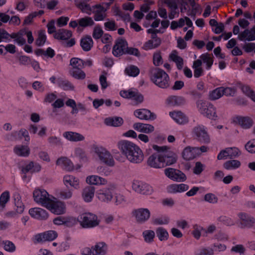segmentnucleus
Segmentation results:
<instances>
[{
	"label": "nucleus",
	"mask_w": 255,
	"mask_h": 255,
	"mask_svg": "<svg viewBox=\"0 0 255 255\" xmlns=\"http://www.w3.org/2000/svg\"><path fill=\"white\" fill-rule=\"evenodd\" d=\"M63 136L66 139L72 141H78L84 140V137L79 133L66 131L63 133Z\"/></svg>",
	"instance_id": "nucleus-30"
},
{
	"label": "nucleus",
	"mask_w": 255,
	"mask_h": 255,
	"mask_svg": "<svg viewBox=\"0 0 255 255\" xmlns=\"http://www.w3.org/2000/svg\"><path fill=\"white\" fill-rule=\"evenodd\" d=\"M126 54L132 55L137 57H139L141 55L138 49L133 47H128V46L126 51Z\"/></svg>",
	"instance_id": "nucleus-56"
},
{
	"label": "nucleus",
	"mask_w": 255,
	"mask_h": 255,
	"mask_svg": "<svg viewBox=\"0 0 255 255\" xmlns=\"http://www.w3.org/2000/svg\"><path fill=\"white\" fill-rule=\"evenodd\" d=\"M68 222L64 217L59 216L53 220V223L55 225H61L67 223Z\"/></svg>",
	"instance_id": "nucleus-61"
},
{
	"label": "nucleus",
	"mask_w": 255,
	"mask_h": 255,
	"mask_svg": "<svg viewBox=\"0 0 255 255\" xmlns=\"http://www.w3.org/2000/svg\"><path fill=\"white\" fill-rule=\"evenodd\" d=\"M204 200L210 203L214 204L218 202V199L214 194L208 193L205 195Z\"/></svg>",
	"instance_id": "nucleus-51"
},
{
	"label": "nucleus",
	"mask_w": 255,
	"mask_h": 255,
	"mask_svg": "<svg viewBox=\"0 0 255 255\" xmlns=\"http://www.w3.org/2000/svg\"><path fill=\"white\" fill-rule=\"evenodd\" d=\"M57 83L58 86L64 90H73L74 89V86L68 80L58 79Z\"/></svg>",
	"instance_id": "nucleus-38"
},
{
	"label": "nucleus",
	"mask_w": 255,
	"mask_h": 255,
	"mask_svg": "<svg viewBox=\"0 0 255 255\" xmlns=\"http://www.w3.org/2000/svg\"><path fill=\"white\" fill-rule=\"evenodd\" d=\"M72 36V31L65 29H60L54 34V38L62 40H67L70 39Z\"/></svg>",
	"instance_id": "nucleus-22"
},
{
	"label": "nucleus",
	"mask_w": 255,
	"mask_h": 255,
	"mask_svg": "<svg viewBox=\"0 0 255 255\" xmlns=\"http://www.w3.org/2000/svg\"><path fill=\"white\" fill-rule=\"evenodd\" d=\"M33 196L34 200L36 203L41 204L45 207L48 203H50L51 200L49 198L47 192L44 190H35L33 193Z\"/></svg>",
	"instance_id": "nucleus-11"
},
{
	"label": "nucleus",
	"mask_w": 255,
	"mask_h": 255,
	"mask_svg": "<svg viewBox=\"0 0 255 255\" xmlns=\"http://www.w3.org/2000/svg\"><path fill=\"white\" fill-rule=\"evenodd\" d=\"M147 3H144L140 6V10L142 12H147L150 9V5L152 4L153 2L149 0H145Z\"/></svg>",
	"instance_id": "nucleus-59"
},
{
	"label": "nucleus",
	"mask_w": 255,
	"mask_h": 255,
	"mask_svg": "<svg viewBox=\"0 0 255 255\" xmlns=\"http://www.w3.org/2000/svg\"><path fill=\"white\" fill-rule=\"evenodd\" d=\"M95 188L90 185L85 187L82 191V196L86 202H91L94 196Z\"/></svg>",
	"instance_id": "nucleus-20"
},
{
	"label": "nucleus",
	"mask_w": 255,
	"mask_h": 255,
	"mask_svg": "<svg viewBox=\"0 0 255 255\" xmlns=\"http://www.w3.org/2000/svg\"><path fill=\"white\" fill-rule=\"evenodd\" d=\"M77 7L80 8L83 12H85L88 14H90L92 9L90 7L89 4L85 3V2H80L77 4Z\"/></svg>",
	"instance_id": "nucleus-47"
},
{
	"label": "nucleus",
	"mask_w": 255,
	"mask_h": 255,
	"mask_svg": "<svg viewBox=\"0 0 255 255\" xmlns=\"http://www.w3.org/2000/svg\"><path fill=\"white\" fill-rule=\"evenodd\" d=\"M95 152L98 155L100 159L109 166L114 165V160L112 155L105 148L102 147L94 146Z\"/></svg>",
	"instance_id": "nucleus-5"
},
{
	"label": "nucleus",
	"mask_w": 255,
	"mask_h": 255,
	"mask_svg": "<svg viewBox=\"0 0 255 255\" xmlns=\"http://www.w3.org/2000/svg\"><path fill=\"white\" fill-rule=\"evenodd\" d=\"M14 204L16 207V212L18 214H21L24 209V206L21 200V196L18 193H15L13 195Z\"/></svg>",
	"instance_id": "nucleus-33"
},
{
	"label": "nucleus",
	"mask_w": 255,
	"mask_h": 255,
	"mask_svg": "<svg viewBox=\"0 0 255 255\" xmlns=\"http://www.w3.org/2000/svg\"><path fill=\"white\" fill-rule=\"evenodd\" d=\"M29 213L32 217L40 220H46L48 217L46 210L40 208H31L29 210Z\"/></svg>",
	"instance_id": "nucleus-18"
},
{
	"label": "nucleus",
	"mask_w": 255,
	"mask_h": 255,
	"mask_svg": "<svg viewBox=\"0 0 255 255\" xmlns=\"http://www.w3.org/2000/svg\"><path fill=\"white\" fill-rule=\"evenodd\" d=\"M81 67H74L71 71V75L75 79L83 80L86 77V74L82 70Z\"/></svg>",
	"instance_id": "nucleus-35"
},
{
	"label": "nucleus",
	"mask_w": 255,
	"mask_h": 255,
	"mask_svg": "<svg viewBox=\"0 0 255 255\" xmlns=\"http://www.w3.org/2000/svg\"><path fill=\"white\" fill-rule=\"evenodd\" d=\"M237 123L245 129H248L253 126V120L249 117H237Z\"/></svg>",
	"instance_id": "nucleus-25"
},
{
	"label": "nucleus",
	"mask_w": 255,
	"mask_h": 255,
	"mask_svg": "<svg viewBox=\"0 0 255 255\" xmlns=\"http://www.w3.org/2000/svg\"><path fill=\"white\" fill-rule=\"evenodd\" d=\"M44 30H40L38 33V37L35 40V44L38 46L44 45L46 40V36Z\"/></svg>",
	"instance_id": "nucleus-40"
},
{
	"label": "nucleus",
	"mask_w": 255,
	"mask_h": 255,
	"mask_svg": "<svg viewBox=\"0 0 255 255\" xmlns=\"http://www.w3.org/2000/svg\"><path fill=\"white\" fill-rule=\"evenodd\" d=\"M93 39L89 35H87L81 39L80 45L85 51H90L93 47Z\"/></svg>",
	"instance_id": "nucleus-27"
},
{
	"label": "nucleus",
	"mask_w": 255,
	"mask_h": 255,
	"mask_svg": "<svg viewBox=\"0 0 255 255\" xmlns=\"http://www.w3.org/2000/svg\"><path fill=\"white\" fill-rule=\"evenodd\" d=\"M134 115L140 120H154L156 119V115L154 113L145 109L135 110Z\"/></svg>",
	"instance_id": "nucleus-17"
},
{
	"label": "nucleus",
	"mask_w": 255,
	"mask_h": 255,
	"mask_svg": "<svg viewBox=\"0 0 255 255\" xmlns=\"http://www.w3.org/2000/svg\"><path fill=\"white\" fill-rule=\"evenodd\" d=\"M197 149L196 147H186L182 152V157L186 160H190L194 159L197 156L196 151Z\"/></svg>",
	"instance_id": "nucleus-24"
},
{
	"label": "nucleus",
	"mask_w": 255,
	"mask_h": 255,
	"mask_svg": "<svg viewBox=\"0 0 255 255\" xmlns=\"http://www.w3.org/2000/svg\"><path fill=\"white\" fill-rule=\"evenodd\" d=\"M81 226L84 228H92L98 226L100 221L95 214L91 213H85L78 217Z\"/></svg>",
	"instance_id": "nucleus-4"
},
{
	"label": "nucleus",
	"mask_w": 255,
	"mask_h": 255,
	"mask_svg": "<svg viewBox=\"0 0 255 255\" xmlns=\"http://www.w3.org/2000/svg\"><path fill=\"white\" fill-rule=\"evenodd\" d=\"M201 58L202 59L204 63H206L207 68L208 69H210L213 63V59L209 57V55L207 53L202 54L201 56Z\"/></svg>",
	"instance_id": "nucleus-49"
},
{
	"label": "nucleus",
	"mask_w": 255,
	"mask_h": 255,
	"mask_svg": "<svg viewBox=\"0 0 255 255\" xmlns=\"http://www.w3.org/2000/svg\"><path fill=\"white\" fill-rule=\"evenodd\" d=\"M116 188L115 185H110L98 191L97 196L98 199L104 202H110L113 197V193Z\"/></svg>",
	"instance_id": "nucleus-7"
},
{
	"label": "nucleus",
	"mask_w": 255,
	"mask_h": 255,
	"mask_svg": "<svg viewBox=\"0 0 255 255\" xmlns=\"http://www.w3.org/2000/svg\"><path fill=\"white\" fill-rule=\"evenodd\" d=\"M164 174L169 179L178 182L186 180V176L181 171L173 168H167L164 170Z\"/></svg>",
	"instance_id": "nucleus-8"
},
{
	"label": "nucleus",
	"mask_w": 255,
	"mask_h": 255,
	"mask_svg": "<svg viewBox=\"0 0 255 255\" xmlns=\"http://www.w3.org/2000/svg\"><path fill=\"white\" fill-rule=\"evenodd\" d=\"M92 249L93 255H104L106 254L107 248L106 244L101 242L92 247Z\"/></svg>",
	"instance_id": "nucleus-29"
},
{
	"label": "nucleus",
	"mask_w": 255,
	"mask_h": 255,
	"mask_svg": "<svg viewBox=\"0 0 255 255\" xmlns=\"http://www.w3.org/2000/svg\"><path fill=\"white\" fill-rule=\"evenodd\" d=\"M149 74L151 81L156 86L163 89L169 87V77L163 70L153 68L150 70Z\"/></svg>",
	"instance_id": "nucleus-1"
},
{
	"label": "nucleus",
	"mask_w": 255,
	"mask_h": 255,
	"mask_svg": "<svg viewBox=\"0 0 255 255\" xmlns=\"http://www.w3.org/2000/svg\"><path fill=\"white\" fill-rule=\"evenodd\" d=\"M139 69L134 65L128 66L125 69L126 73L132 77H136L139 74Z\"/></svg>",
	"instance_id": "nucleus-43"
},
{
	"label": "nucleus",
	"mask_w": 255,
	"mask_h": 255,
	"mask_svg": "<svg viewBox=\"0 0 255 255\" xmlns=\"http://www.w3.org/2000/svg\"><path fill=\"white\" fill-rule=\"evenodd\" d=\"M61 198L63 199H70L72 196V192L70 190H62L59 192Z\"/></svg>",
	"instance_id": "nucleus-55"
},
{
	"label": "nucleus",
	"mask_w": 255,
	"mask_h": 255,
	"mask_svg": "<svg viewBox=\"0 0 255 255\" xmlns=\"http://www.w3.org/2000/svg\"><path fill=\"white\" fill-rule=\"evenodd\" d=\"M46 205V208L49 209L52 213L56 215L63 214L65 213L66 206L64 202L60 201H54L50 200Z\"/></svg>",
	"instance_id": "nucleus-12"
},
{
	"label": "nucleus",
	"mask_w": 255,
	"mask_h": 255,
	"mask_svg": "<svg viewBox=\"0 0 255 255\" xmlns=\"http://www.w3.org/2000/svg\"><path fill=\"white\" fill-rule=\"evenodd\" d=\"M144 240L147 243H151L153 241L155 237V233L152 230H146L142 233Z\"/></svg>",
	"instance_id": "nucleus-46"
},
{
	"label": "nucleus",
	"mask_w": 255,
	"mask_h": 255,
	"mask_svg": "<svg viewBox=\"0 0 255 255\" xmlns=\"http://www.w3.org/2000/svg\"><path fill=\"white\" fill-rule=\"evenodd\" d=\"M46 241H51L57 237V234L54 231H48L45 232Z\"/></svg>",
	"instance_id": "nucleus-54"
},
{
	"label": "nucleus",
	"mask_w": 255,
	"mask_h": 255,
	"mask_svg": "<svg viewBox=\"0 0 255 255\" xmlns=\"http://www.w3.org/2000/svg\"><path fill=\"white\" fill-rule=\"evenodd\" d=\"M197 106L200 113L208 118L215 121L217 119L216 108L211 103L200 100L197 102Z\"/></svg>",
	"instance_id": "nucleus-3"
},
{
	"label": "nucleus",
	"mask_w": 255,
	"mask_h": 255,
	"mask_svg": "<svg viewBox=\"0 0 255 255\" xmlns=\"http://www.w3.org/2000/svg\"><path fill=\"white\" fill-rule=\"evenodd\" d=\"M133 127L134 129L146 133L152 132L154 129V127L151 125L140 123L134 124Z\"/></svg>",
	"instance_id": "nucleus-23"
},
{
	"label": "nucleus",
	"mask_w": 255,
	"mask_h": 255,
	"mask_svg": "<svg viewBox=\"0 0 255 255\" xmlns=\"http://www.w3.org/2000/svg\"><path fill=\"white\" fill-rule=\"evenodd\" d=\"M241 162L237 160H229L225 162L223 164L224 167L229 170L231 169H236L239 168L241 166Z\"/></svg>",
	"instance_id": "nucleus-39"
},
{
	"label": "nucleus",
	"mask_w": 255,
	"mask_h": 255,
	"mask_svg": "<svg viewBox=\"0 0 255 255\" xmlns=\"http://www.w3.org/2000/svg\"><path fill=\"white\" fill-rule=\"evenodd\" d=\"M157 237L161 241H166L168 239V233L166 229L162 227H159L156 231Z\"/></svg>",
	"instance_id": "nucleus-41"
},
{
	"label": "nucleus",
	"mask_w": 255,
	"mask_h": 255,
	"mask_svg": "<svg viewBox=\"0 0 255 255\" xmlns=\"http://www.w3.org/2000/svg\"><path fill=\"white\" fill-rule=\"evenodd\" d=\"M9 200V192L5 191L3 192L0 196V208L2 211L5 207L6 204Z\"/></svg>",
	"instance_id": "nucleus-44"
},
{
	"label": "nucleus",
	"mask_w": 255,
	"mask_h": 255,
	"mask_svg": "<svg viewBox=\"0 0 255 255\" xmlns=\"http://www.w3.org/2000/svg\"><path fill=\"white\" fill-rule=\"evenodd\" d=\"M223 96L222 88L219 87L210 92L209 97L211 100H216Z\"/></svg>",
	"instance_id": "nucleus-45"
},
{
	"label": "nucleus",
	"mask_w": 255,
	"mask_h": 255,
	"mask_svg": "<svg viewBox=\"0 0 255 255\" xmlns=\"http://www.w3.org/2000/svg\"><path fill=\"white\" fill-rule=\"evenodd\" d=\"M167 101L168 104L171 105H180L183 104L185 101L183 98L176 96L169 97Z\"/></svg>",
	"instance_id": "nucleus-42"
},
{
	"label": "nucleus",
	"mask_w": 255,
	"mask_h": 255,
	"mask_svg": "<svg viewBox=\"0 0 255 255\" xmlns=\"http://www.w3.org/2000/svg\"><path fill=\"white\" fill-rule=\"evenodd\" d=\"M152 148L160 153L162 168L172 165L177 162L176 154L168 150L169 148L166 146H159L154 144L152 145Z\"/></svg>",
	"instance_id": "nucleus-2"
},
{
	"label": "nucleus",
	"mask_w": 255,
	"mask_h": 255,
	"mask_svg": "<svg viewBox=\"0 0 255 255\" xmlns=\"http://www.w3.org/2000/svg\"><path fill=\"white\" fill-rule=\"evenodd\" d=\"M118 146L122 154L127 158L129 155V152L131 151L133 148L136 147V145L131 141L123 140L118 142Z\"/></svg>",
	"instance_id": "nucleus-14"
},
{
	"label": "nucleus",
	"mask_w": 255,
	"mask_h": 255,
	"mask_svg": "<svg viewBox=\"0 0 255 255\" xmlns=\"http://www.w3.org/2000/svg\"><path fill=\"white\" fill-rule=\"evenodd\" d=\"M228 157L232 159L238 156L240 154V150L237 147H228Z\"/></svg>",
	"instance_id": "nucleus-48"
},
{
	"label": "nucleus",
	"mask_w": 255,
	"mask_h": 255,
	"mask_svg": "<svg viewBox=\"0 0 255 255\" xmlns=\"http://www.w3.org/2000/svg\"><path fill=\"white\" fill-rule=\"evenodd\" d=\"M242 47L246 52L250 53L255 49V43H247Z\"/></svg>",
	"instance_id": "nucleus-60"
},
{
	"label": "nucleus",
	"mask_w": 255,
	"mask_h": 255,
	"mask_svg": "<svg viewBox=\"0 0 255 255\" xmlns=\"http://www.w3.org/2000/svg\"><path fill=\"white\" fill-rule=\"evenodd\" d=\"M127 41L122 38H118L115 41V44L113 48V54L116 57H120L126 54V51L128 48Z\"/></svg>",
	"instance_id": "nucleus-9"
},
{
	"label": "nucleus",
	"mask_w": 255,
	"mask_h": 255,
	"mask_svg": "<svg viewBox=\"0 0 255 255\" xmlns=\"http://www.w3.org/2000/svg\"><path fill=\"white\" fill-rule=\"evenodd\" d=\"M153 62L155 66H158L162 63L161 52L158 51L154 53L153 56Z\"/></svg>",
	"instance_id": "nucleus-53"
},
{
	"label": "nucleus",
	"mask_w": 255,
	"mask_h": 255,
	"mask_svg": "<svg viewBox=\"0 0 255 255\" xmlns=\"http://www.w3.org/2000/svg\"><path fill=\"white\" fill-rule=\"evenodd\" d=\"M124 121L121 117L107 118L105 119V123L108 126L119 127L122 125Z\"/></svg>",
	"instance_id": "nucleus-37"
},
{
	"label": "nucleus",
	"mask_w": 255,
	"mask_h": 255,
	"mask_svg": "<svg viewBox=\"0 0 255 255\" xmlns=\"http://www.w3.org/2000/svg\"><path fill=\"white\" fill-rule=\"evenodd\" d=\"M170 116L177 123L180 124L187 123L188 119L187 117L181 112H170Z\"/></svg>",
	"instance_id": "nucleus-26"
},
{
	"label": "nucleus",
	"mask_w": 255,
	"mask_h": 255,
	"mask_svg": "<svg viewBox=\"0 0 255 255\" xmlns=\"http://www.w3.org/2000/svg\"><path fill=\"white\" fill-rule=\"evenodd\" d=\"M246 149L251 153H255V144L251 142L250 141H248L245 145Z\"/></svg>",
	"instance_id": "nucleus-63"
},
{
	"label": "nucleus",
	"mask_w": 255,
	"mask_h": 255,
	"mask_svg": "<svg viewBox=\"0 0 255 255\" xmlns=\"http://www.w3.org/2000/svg\"><path fill=\"white\" fill-rule=\"evenodd\" d=\"M2 243L4 245V248L6 251L12 252L15 250V245L11 242L6 241H3Z\"/></svg>",
	"instance_id": "nucleus-57"
},
{
	"label": "nucleus",
	"mask_w": 255,
	"mask_h": 255,
	"mask_svg": "<svg viewBox=\"0 0 255 255\" xmlns=\"http://www.w3.org/2000/svg\"><path fill=\"white\" fill-rule=\"evenodd\" d=\"M193 133L197 140L203 143H209L210 142V136L204 126L198 125L194 128Z\"/></svg>",
	"instance_id": "nucleus-6"
},
{
	"label": "nucleus",
	"mask_w": 255,
	"mask_h": 255,
	"mask_svg": "<svg viewBox=\"0 0 255 255\" xmlns=\"http://www.w3.org/2000/svg\"><path fill=\"white\" fill-rule=\"evenodd\" d=\"M56 164L67 171H72L74 169L73 163L66 157L59 158L56 161Z\"/></svg>",
	"instance_id": "nucleus-21"
},
{
	"label": "nucleus",
	"mask_w": 255,
	"mask_h": 255,
	"mask_svg": "<svg viewBox=\"0 0 255 255\" xmlns=\"http://www.w3.org/2000/svg\"><path fill=\"white\" fill-rule=\"evenodd\" d=\"M160 158V153H159L158 154L153 153L148 157L147 164L148 166L152 168H162V163Z\"/></svg>",
	"instance_id": "nucleus-19"
},
{
	"label": "nucleus",
	"mask_w": 255,
	"mask_h": 255,
	"mask_svg": "<svg viewBox=\"0 0 255 255\" xmlns=\"http://www.w3.org/2000/svg\"><path fill=\"white\" fill-rule=\"evenodd\" d=\"M103 33L104 32L102 29L101 28L100 26L98 25L94 27L92 36L94 38L96 39H98L102 37Z\"/></svg>",
	"instance_id": "nucleus-52"
},
{
	"label": "nucleus",
	"mask_w": 255,
	"mask_h": 255,
	"mask_svg": "<svg viewBox=\"0 0 255 255\" xmlns=\"http://www.w3.org/2000/svg\"><path fill=\"white\" fill-rule=\"evenodd\" d=\"M83 62V60L78 58H72L70 60V65L73 66V68L74 67H81V64Z\"/></svg>",
	"instance_id": "nucleus-62"
},
{
	"label": "nucleus",
	"mask_w": 255,
	"mask_h": 255,
	"mask_svg": "<svg viewBox=\"0 0 255 255\" xmlns=\"http://www.w3.org/2000/svg\"><path fill=\"white\" fill-rule=\"evenodd\" d=\"M64 184L67 186L68 184L77 189L79 188V180L78 178L72 175H66L64 177Z\"/></svg>",
	"instance_id": "nucleus-28"
},
{
	"label": "nucleus",
	"mask_w": 255,
	"mask_h": 255,
	"mask_svg": "<svg viewBox=\"0 0 255 255\" xmlns=\"http://www.w3.org/2000/svg\"><path fill=\"white\" fill-rule=\"evenodd\" d=\"M45 232L38 234L34 236V243H42L46 241Z\"/></svg>",
	"instance_id": "nucleus-58"
},
{
	"label": "nucleus",
	"mask_w": 255,
	"mask_h": 255,
	"mask_svg": "<svg viewBox=\"0 0 255 255\" xmlns=\"http://www.w3.org/2000/svg\"><path fill=\"white\" fill-rule=\"evenodd\" d=\"M15 153L21 156H28L30 153V149L27 146L20 145L14 147Z\"/></svg>",
	"instance_id": "nucleus-36"
},
{
	"label": "nucleus",
	"mask_w": 255,
	"mask_h": 255,
	"mask_svg": "<svg viewBox=\"0 0 255 255\" xmlns=\"http://www.w3.org/2000/svg\"><path fill=\"white\" fill-rule=\"evenodd\" d=\"M132 215L135 218L137 223L142 224L149 219L150 212L148 209L139 208L133 210L132 212Z\"/></svg>",
	"instance_id": "nucleus-10"
},
{
	"label": "nucleus",
	"mask_w": 255,
	"mask_h": 255,
	"mask_svg": "<svg viewBox=\"0 0 255 255\" xmlns=\"http://www.w3.org/2000/svg\"><path fill=\"white\" fill-rule=\"evenodd\" d=\"M214 251L212 249L204 248L201 249L199 253L197 254L196 255H213Z\"/></svg>",
	"instance_id": "nucleus-64"
},
{
	"label": "nucleus",
	"mask_w": 255,
	"mask_h": 255,
	"mask_svg": "<svg viewBox=\"0 0 255 255\" xmlns=\"http://www.w3.org/2000/svg\"><path fill=\"white\" fill-rule=\"evenodd\" d=\"M132 187L137 193L143 195H150L152 192V188L148 184H142L138 181L133 183Z\"/></svg>",
	"instance_id": "nucleus-16"
},
{
	"label": "nucleus",
	"mask_w": 255,
	"mask_h": 255,
	"mask_svg": "<svg viewBox=\"0 0 255 255\" xmlns=\"http://www.w3.org/2000/svg\"><path fill=\"white\" fill-rule=\"evenodd\" d=\"M238 39L241 41L247 40L249 41L255 40V35L249 29H246L238 35Z\"/></svg>",
	"instance_id": "nucleus-32"
},
{
	"label": "nucleus",
	"mask_w": 255,
	"mask_h": 255,
	"mask_svg": "<svg viewBox=\"0 0 255 255\" xmlns=\"http://www.w3.org/2000/svg\"><path fill=\"white\" fill-rule=\"evenodd\" d=\"M221 88L223 95H224L227 96H234L236 92V89L234 88H224L223 87H221Z\"/></svg>",
	"instance_id": "nucleus-50"
},
{
	"label": "nucleus",
	"mask_w": 255,
	"mask_h": 255,
	"mask_svg": "<svg viewBox=\"0 0 255 255\" xmlns=\"http://www.w3.org/2000/svg\"><path fill=\"white\" fill-rule=\"evenodd\" d=\"M86 182L91 185H104L107 182L105 179L97 175H91L87 177L86 178Z\"/></svg>",
	"instance_id": "nucleus-31"
},
{
	"label": "nucleus",
	"mask_w": 255,
	"mask_h": 255,
	"mask_svg": "<svg viewBox=\"0 0 255 255\" xmlns=\"http://www.w3.org/2000/svg\"><path fill=\"white\" fill-rule=\"evenodd\" d=\"M238 217L240 220V225L242 228H251L255 224V218L246 213H240Z\"/></svg>",
	"instance_id": "nucleus-15"
},
{
	"label": "nucleus",
	"mask_w": 255,
	"mask_h": 255,
	"mask_svg": "<svg viewBox=\"0 0 255 255\" xmlns=\"http://www.w3.org/2000/svg\"><path fill=\"white\" fill-rule=\"evenodd\" d=\"M127 159L133 163H139L141 162L144 158V155L142 150L136 145V146L133 148L127 157Z\"/></svg>",
	"instance_id": "nucleus-13"
},
{
	"label": "nucleus",
	"mask_w": 255,
	"mask_h": 255,
	"mask_svg": "<svg viewBox=\"0 0 255 255\" xmlns=\"http://www.w3.org/2000/svg\"><path fill=\"white\" fill-rule=\"evenodd\" d=\"M79 26L78 29L80 27H86L88 26H92L94 25L95 22L92 18L89 16H85L78 19Z\"/></svg>",
	"instance_id": "nucleus-34"
}]
</instances>
